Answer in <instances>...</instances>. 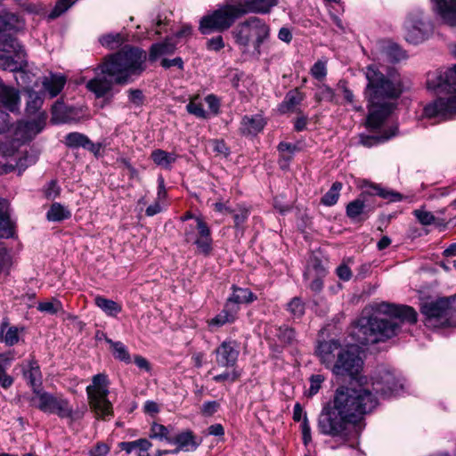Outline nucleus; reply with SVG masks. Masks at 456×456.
Segmentation results:
<instances>
[{"label":"nucleus","instance_id":"obj_1","mask_svg":"<svg viewBox=\"0 0 456 456\" xmlns=\"http://www.w3.org/2000/svg\"><path fill=\"white\" fill-rule=\"evenodd\" d=\"M375 63L365 68L367 85L364 97L368 102L367 127L375 130L380 127L395 107L394 101L403 93L399 74L394 69L380 70L384 62L395 63L406 58L405 52L396 44L383 43L373 53Z\"/></svg>","mask_w":456,"mask_h":456},{"label":"nucleus","instance_id":"obj_2","mask_svg":"<svg viewBox=\"0 0 456 456\" xmlns=\"http://www.w3.org/2000/svg\"><path fill=\"white\" fill-rule=\"evenodd\" d=\"M403 387L400 378L388 368L379 367L370 383L366 378H360L356 382H351L348 387H340L329 403L355 422L362 415L370 412L377 406L378 400L372 391L388 398L398 395Z\"/></svg>","mask_w":456,"mask_h":456},{"label":"nucleus","instance_id":"obj_3","mask_svg":"<svg viewBox=\"0 0 456 456\" xmlns=\"http://www.w3.org/2000/svg\"><path fill=\"white\" fill-rule=\"evenodd\" d=\"M372 309L370 315L363 311L353 326L352 336L362 345L385 342L397 335L403 322H417L416 311L408 305L382 302Z\"/></svg>","mask_w":456,"mask_h":456},{"label":"nucleus","instance_id":"obj_4","mask_svg":"<svg viewBox=\"0 0 456 456\" xmlns=\"http://www.w3.org/2000/svg\"><path fill=\"white\" fill-rule=\"evenodd\" d=\"M145 53L138 48H124L100 66L101 74L86 83V88L97 98L105 96L113 82L126 84L132 75L142 70Z\"/></svg>","mask_w":456,"mask_h":456},{"label":"nucleus","instance_id":"obj_5","mask_svg":"<svg viewBox=\"0 0 456 456\" xmlns=\"http://www.w3.org/2000/svg\"><path fill=\"white\" fill-rule=\"evenodd\" d=\"M427 87L436 94L448 93L452 96L438 98L424 108L427 118L448 119L456 115V66L446 70H436L428 75Z\"/></svg>","mask_w":456,"mask_h":456},{"label":"nucleus","instance_id":"obj_6","mask_svg":"<svg viewBox=\"0 0 456 456\" xmlns=\"http://www.w3.org/2000/svg\"><path fill=\"white\" fill-rule=\"evenodd\" d=\"M231 33L242 54L258 59L261 45L270 36V27L263 20L250 17L240 22Z\"/></svg>","mask_w":456,"mask_h":456},{"label":"nucleus","instance_id":"obj_7","mask_svg":"<svg viewBox=\"0 0 456 456\" xmlns=\"http://www.w3.org/2000/svg\"><path fill=\"white\" fill-rule=\"evenodd\" d=\"M241 17L236 0H229L211 13L203 16L200 20L199 29L204 34L214 31L223 32L229 29L235 20Z\"/></svg>","mask_w":456,"mask_h":456},{"label":"nucleus","instance_id":"obj_8","mask_svg":"<svg viewBox=\"0 0 456 456\" xmlns=\"http://www.w3.org/2000/svg\"><path fill=\"white\" fill-rule=\"evenodd\" d=\"M352 423V420L328 403L319 414L317 428L324 436L346 439Z\"/></svg>","mask_w":456,"mask_h":456},{"label":"nucleus","instance_id":"obj_9","mask_svg":"<svg viewBox=\"0 0 456 456\" xmlns=\"http://www.w3.org/2000/svg\"><path fill=\"white\" fill-rule=\"evenodd\" d=\"M455 301L454 296L424 301L420 311L426 317V325L434 328L450 325Z\"/></svg>","mask_w":456,"mask_h":456},{"label":"nucleus","instance_id":"obj_10","mask_svg":"<svg viewBox=\"0 0 456 456\" xmlns=\"http://www.w3.org/2000/svg\"><path fill=\"white\" fill-rule=\"evenodd\" d=\"M432 32V24L428 16L419 9L409 11L403 23V36L412 45L424 42Z\"/></svg>","mask_w":456,"mask_h":456},{"label":"nucleus","instance_id":"obj_11","mask_svg":"<svg viewBox=\"0 0 456 456\" xmlns=\"http://www.w3.org/2000/svg\"><path fill=\"white\" fill-rule=\"evenodd\" d=\"M86 394L90 407L95 412L97 418H105L112 415V404L108 399V379L104 374H97L93 377L92 384L86 387Z\"/></svg>","mask_w":456,"mask_h":456},{"label":"nucleus","instance_id":"obj_12","mask_svg":"<svg viewBox=\"0 0 456 456\" xmlns=\"http://www.w3.org/2000/svg\"><path fill=\"white\" fill-rule=\"evenodd\" d=\"M0 51L6 53H13L15 59L11 56H0V69L4 70H9L12 72H18L20 77H16V80L21 79L25 82V78L28 77V74L24 71L27 67L26 53L23 47L14 37L5 38L4 42L0 41Z\"/></svg>","mask_w":456,"mask_h":456},{"label":"nucleus","instance_id":"obj_13","mask_svg":"<svg viewBox=\"0 0 456 456\" xmlns=\"http://www.w3.org/2000/svg\"><path fill=\"white\" fill-rule=\"evenodd\" d=\"M184 240L194 245L199 254L208 256L213 249L211 230L202 217L194 218V223L184 227Z\"/></svg>","mask_w":456,"mask_h":456},{"label":"nucleus","instance_id":"obj_14","mask_svg":"<svg viewBox=\"0 0 456 456\" xmlns=\"http://www.w3.org/2000/svg\"><path fill=\"white\" fill-rule=\"evenodd\" d=\"M32 402L34 405L45 413L57 414L60 418L74 419V411L67 399L54 396L47 392L36 391Z\"/></svg>","mask_w":456,"mask_h":456},{"label":"nucleus","instance_id":"obj_15","mask_svg":"<svg viewBox=\"0 0 456 456\" xmlns=\"http://www.w3.org/2000/svg\"><path fill=\"white\" fill-rule=\"evenodd\" d=\"M363 362L353 347H346L338 353V359L332 366V372L336 376L349 377L356 382L362 370Z\"/></svg>","mask_w":456,"mask_h":456},{"label":"nucleus","instance_id":"obj_16","mask_svg":"<svg viewBox=\"0 0 456 456\" xmlns=\"http://www.w3.org/2000/svg\"><path fill=\"white\" fill-rule=\"evenodd\" d=\"M46 118L47 116L45 112H39L32 120L19 122L14 130V140L22 142L32 140L43 131Z\"/></svg>","mask_w":456,"mask_h":456},{"label":"nucleus","instance_id":"obj_17","mask_svg":"<svg viewBox=\"0 0 456 456\" xmlns=\"http://www.w3.org/2000/svg\"><path fill=\"white\" fill-rule=\"evenodd\" d=\"M216 362L220 367L232 368L240 354V346L235 340L223 341L214 351Z\"/></svg>","mask_w":456,"mask_h":456},{"label":"nucleus","instance_id":"obj_18","mask_svg":"<svg viewBox=\"0 0 456 456\" xmlns=\"http://www.w3.org/2000/svg\"><path fill=\"white\" fill-rule=\"evenodd\" d=\"M345 349L338 340L331 339L320 342L316 348V354L322 364L327 368L332 369L333 364L336 362L335 359L336 357L338 358V353Z\"/></svg>","mask_w":456,"mask_h":456},{"label":"nucleus","instance_id":"obj_19","mask_svg":"<svg viewBox=\"0 0 456 456\" xmlns=\"http://www.w3.org/2000/svg\"><path fill=\"white\" fill-rule=\"evenodd\" d=\"M443 22L456 27V0H431Z\"/></svg>","mask_w":456,"mask_h":456},{"label":"nucleus","instance_id":"obj_20","mask_svg":"<svg viewBox=\"0 0 456 456\" xmlns=\"http://www.w3.org/2000/svg\"><path fill=\"white\" fill-rule=\"evenodd\" d=\"M240 15L249 12L266 13L277 4V0H236Z\"/></svg>","mask_w":456,"mask_h":456},{"label":"nucleus","instance_id":"obj_21","mask_svg":"<svg viewBox=\"0 0 456 456\" xmlns=\"http://www.w3.org/2000/svg\"><path fill=\"white\" fill-rule=\"evenodd\" d=\"M20 98L19 91L6 86L0 78V103L6 110L14 112L19 110Z\"/></svg>","mask_w":456,"mask_h":456},{"label":"nucleus","instance_id":"obj_22","mask_svg":"<svg viewBox=\"0 0 456 456\" xmlns=\"http://www.w3.org/2000/svg\"><path fill=\"white\" fill-rule=\"evenodd\" d=\"M23 28V21L20 18L11 12H4L0 15V41L5 38L12 37L7 32L17 31Z\"/></svg>","mask_w":456,"mask_h":456},{"label":"nucleus","instance_id":"obj_23","mask_svg":"<svg viewBox=\"0 0 456 456\" xmlns=\"http://www.w3.org/2000/svg\"><path fill=\"white\" fill-rule=\"evenodd\" d=\"M172 444H176V449L172 452L177 453L183 452H193L200 444V441H197L193 433L190 430L181 432L175 436Z\"/></svg>","mask_w":456,"mask_h":456},{"label":"nucleus","instance_id":"obj_24","mask_svg":"<svg viewBox=\"0 0 456 456\" xmlns=\"http://www.w3.org/2000/svg\"><path fill=\"white\" fill-rule=\"evenodd\" d=\"M237 312V305H230V304L226 303L224 308L218 314L208 321L210 330H213L227 323L233 322L236 320Z\"/></svg>","mask_w":456,"mask_h":456},{"label":"nucleus","instance_id":"obj_25","mask_svg":"<svg viewBox=\"0 0 456 456\" xmlns=\"http://www.w3.org/2000/svg\"><path fill=\"white\" fill-rule=\"evenodd\" d=\"M265 124V118L260 114L245 116L241 120L240 129L243 134L255 135L263 130Z\"/></svg>","mask_w":456,"mask_h":456},{"label":"nucleus","instance_id":"obj_26","mask_svg":"<svg viewBox=\"0 0 456 456\" xmlns=\"http://www.w3.org/2000/svg\"><path fill=\"white\" fill-rule=\"evenodd\" d=\"M65 84L66 77L61 74L51 73L42 79L43 88L49 94L51 98L57 96L63 89Z\"/></svg>","mask_w":456,"mask_h":456},{"label":"nucleus","instance_id":"obj_27","mask_svg":"<svg viewBox=\"0 0 456 456\" xmlns=\"http://www.w3.org/2000/svg\"><path fill=\"white\" fill-rule=\"evenodd\" d=\"M293 419L295 421H301L300 428L302 433V439L305 445H308L312 441L311 427L306 416L300 403H297L293 409Z\"/></svg>","mask_w":456,"mask_h":456},{"label":"nucleus","instance_id":"obj_28","mask_svg":"<svg viewBox=\"0 0 456 456\" xmlns=\"http://www.w3.org/2000/svg\"><path fill=\"white\" fill-rule=\"evenodd\" d=\"M304 100V94L298 90H291L287 93L282 102L278 106L281 114L297 111V107Z\"/></svg>","mask_w":456,"mask_h":456},{"label":"nucleus","instance_id":"obj_29","mask_svg":"<svg viewBox=\"0 0 456 456\" xmlns=\"http://www.w3.org/2000/svg\"><path fill=\"white\" fill-rule=\"evenodd\" d=\"M176 45L172 38H166L161 43L153 44L150 49L149 59L151 61L158 60L164 55H169L175 53Z\"/></svg>","mask_w":456,"mask_h":456},{"label":"nucleus","instance_id":"obj_30","mask_svg":"<svg viewBox=\"0 0 456 456\" xmlns=\"http://www.w3.org/2000/svg\"><path fill=\"white\" fill-rule=\"evenodd\" d=\"M151 158L157 166L165 169H170L176 161L177 155L175 152H167L164 150L157 149L151 152Z\"/></svg>","mask_w":456,"mask_h":456},{"label":"nucleus","instance_id":"obj_31","mask_svg":"<svg viewBox=\"0 0 456 456\" xmlns=\"http://www.w3.org/2000/svg\"><path fill=\"white\" fill-rule=\"evenodd\" d=\"M12 233V225L8 214L7 203L0 200V238H9Z\"/></svg>","mask_w":456,"mask_h":456},{"label":"nucleus","instance_id":"obj_32","mask_svg":"<svg viewBox=\"0 0 456 456\" xmlns=\"http://www.w3.org/2000/svg\"><path fill=\"white\" fill-rule=\"evenodd\" d=\"M94 304L107 315L111 317L117 316L122 311L121 305L102 296L94 297Z\"/></svg>","mask_w":456,"mask_h":456},{"label":"nucleus","instance_id":"obj_33","mask_svg":"<svg viewBox=\"0 0 456 456\" xmlns=\"http://www.w3.org/2000/svg\"><path fill=\"white\" fill-rule=\"evenodd\" d=\"M397 134V127L390 128L389 132H385L380 135H365L361 134L360 142L363 146L371 147L373 145L384 142Z\"/></svg>","mask_w":456,"mask_h":456},{"label":"nucleus","instance_id":"obj_34","mask_svg":"<svg viewBox=\"0 0 456 456\" xmlns=\"http://www.w3.org/2000/svg\"><path fill=\"white\" fill-rule=\"evenodd\" d=\"M256 297L248 289L233 287L232 295L228 298L227 304L235 305L237 304L251 303Z\"/></svg>","mask_w":456,"mask_h":456},{"label":"nucleus","instance_id":"obj_35","mask_svg":"<svg viewBox=\"0 0 456 456\" xmlns=\"http://www.w3.org/2000/svg\"><path fill=\"white\" fill-rule=\"evenodd\" d=\"M172 428L154 423L151 428L150 437L153 439H158L159 441H165L167 444H172L175 437V436L172 433Z\"/></svg>","mask_w":456,"mask_h":456},{"label":"nucleus","instance_id":"obj_36","mask_svg":"<svg viewBox=\"0 0 456 456\" xmlns=\"http://www.w3.org/2000/svg\"><path fill=\"white\" fill-rule=\"evenodd\" d=\"M70 216V211L58 202L52 204L46 214V218L50 222H61Z\"/></svg>","mask_w":456,"mask_h":456},{"label":"nucleus","instance_id":"obj_37","mask_svg":"<svg viewBox=\"0 0 456 456\" xmlns=\"http://www.w3.org/2000/svg\"><path fill=\"white\" fill-rule=\"evenodd\" d=\"M24 377L34 387H38L41 385V371L38 363L36 361H30L28 369L24 370Z\"/></svg>","mask_w":456,"mask_h":456},{"label":"nucleus","instance_id":"obj_38","mask_svg":"<svg viewBox=\"0 0 456 456\" xmlns=\"http://www.w3.org/2000/svg\"><path fill=\"white\" fill-rule=\"evenodd\" d=\"M186 110L190 114L199 118L207 119L209 118V114L204 110L199 96L191 99L190 102L186 105Z\"/></svg>","mask_w":456,"mask_h":456},{"label":"nucleus","instance_id":"obj_39","mask_svg":"<svg viewBox=\"0 0 456 456\" xmlns=\"http://www.w3.org/2000/svg\"><path fill=\"white\" fill-rule=\"evenodd\" d=\"M413 215L422 225H430V224L441 225L444 223V221H440L439 219H437L433 215V213L424 209L423 208L415 209L413 211Z\"/></svg>","mask_w":456,"mask_h":456},{"label":"nucleus","instance_id":"obj_40","mask_svg":"<svg viewBox=\"0 0 456 456\" xmlns=\"http://www.w3.org/2000/svg\"><path fill=\"white\" fill-rule=\"evenodd\" d=\"M107 342L110 345L115 358L126 363L131 362L130 354L122 342H114L111 339H107Z\"/></svg>","mask_w":456,"mask_h":456},{"label":"nucleus","instance_id":"obj_41","mask_svg":"<svg viewBox=\"0 0 456 456\" xmlns=\"http://www.w3.org/2000/svg\"><path fill=\"white\" fill-rule=\"evenodd\" d=\"M364 208L365 205L363 200L356 199L348 203L346 207V215L352 220H360L361 215L364 213Z\"/></svg>","mask_w":456,"mask_h":456},{"label":"nucleus","instance_id":"obj_42","mask_svg":"<svg viewBox=\"0 0 456 456\" xmlns=\"http://www.w3.org/2000/svg\"><path fill=\"white\" fill-rule=\"evenodd\" d=\"M342 189V183L336 182L332 184L331 188L322 198V203L325 206H333L337 203L339 198V192Z\"/></svg>","mask_w":456,"mask_h":456},{"label":"nucleus","instance_id":"obj_43","mask_svg":"<svg viewBox=\"0 0 456 456\" xmlns=\"http://www.w3.org/2000/svg\"><path fill=\"white\" fill-rule=\"evenodd\" d=\"M305 303L302 301L301 298H299L297 297H293L287 304V311L290 314V315L294 319L301 318L305 314Z\"/></svg>","mask_w":456,"mask_h":456},{"label":"nucleus","instance_id":"obj_44","mask_svg":"<svg viewBox=\"0 0 456 456\" xmlns=\"http://www.w3.org/2000/svg\"><path fill=\"white\" fill-rule=\"evenodd\" d=\"M68 119L67 107L62 102H56L52 108V120L55 123H65Z\"/></svg>","mask_w":456,"mask_h":456},{"label":"nucleus","instance_id":"obj_45","mask_svg":"<svg viewBox=\"0 0 456 456\" xmlns=\"http://www.w3.org/2000/svg\"><path fill=\"white\" fill-rule=\"evenodd\" d=\"M37 310L42 313L55 314L62 311V304L61 303L60 300L56 298H52L49 301L38 303Z\"/></svg>","mask_w":456,"mask_h":456},{"label":"nucleus","instance_id":"obj_46","mask_svg":"<svg viewBox=\"0 0 456 456\" xmlns=\"http://www.w3.org/2000/svg\"><path fill=\"white\" fill-rule=\"evenodd\" d=\"M88 137L80 133H69L65 136V143L69 147H85L88 143Z\"/></svg>","mask_w":456,"mask_h":456},{"label":"nucleus","instance_id":"obj_47","mask_svg":"<svg viewBox=\"0 0 456 456\" xmlns=\"http://www.w3.org/2000/svg\"><path fill=\"white\" fill-rule=\"evenodd\" d=\"M278 150L281 153V166L284 168L286 167V163L291 159L297 147L292 143L281 142L278 146Z\"/></svg>","mask_w":456,"mask_h":456},{"label":"nucleus","instance_id":"obj_48","mask_svg":"<svg viewBox=\"0 0 456 456\" xmlns=\"http://www.w3.org/2000/svg\"><path fill=\"white\" fill-rule=\"evenodd\" d=\"M366 192L372 195H379L381 198L391 201H397L400 200V195L398 193L387 191L378 185H370L369 189L366 190Z\"/></svg>","mask_w":456,"mask_h":456},{"label":"nucleus","instance_id":"obj_49","mask_svg":"<svg viewBox=\"0 0 456 456\" xmlns=\"http://www.w3.org/2000/svg\"><path fill=\"white\" fill-rule=\"evenodd\" d=\"M229 213L232 214L235 228L238 230L241 229L243 224L248 217V211L244 208H240L238 209L229 210Z\"/></svg>","mask_w":456,"mask_h":456},{"label":"nucleus","instance_id":"obj_50","mask_svg":"<svg viewBox=\"0 0 456 456\" xmlns=\"http://www.w3.org/2000/svg\"><path fill=\"white\" fill-rule=\"evenodd\" d=\"M76 0H58L54 8L49 14V19H55L65 12Z\"/></svg>","mask_w":456,"mask_h":456},{"label":"nucleus","instance_id":"obj_51","mask_svg":"<svg viewBox=\"0 0 456 456\" xmlns=\"http://www.w3.org/2000/svg\"><path fill=\"white\" fill-rule=\"evenodd\" d=\"M100 42L103 46L109 48H115L122 42V37L119 34H108L100 38Z\"/></svg>","mask_w":456,"mask_h":456},{"label":"nucleus","instance_id":"obj_52","mask_svg":"<svg viewBox=\"0 0 456 456\" xmlns=\"http://www.w3.org/2000/svg\"><path fill=\"white\" fill-rule=\"evenodd\" d=\"M277 330V337L281 342L285 344H290L293 342L295 338V331L293 329L287 326H282L280 327Z\"/></svg>","mask_w":456,"mask_h":456},{"label":"nucleus","instance_id":"obj_53","mask_svg":"<svg viewBox=\"0 0 456 456\" xmlns=\"http://www.w3.org/2000/svg\"><path fill=\"white\" fill-rule=\"evenodd\" d=\"M324 377L321 374H315V375H312L311 378H310V388H309V391H308V395L309 396H313L314 395H316L321 387H322V382L324 381Z\"/></svg>","mask_w":456,"mask_h":456},{"label":"nucleus","instance_id":"obj_54","mask_svg":"<svg viewBox=\"0 0 456 456\" xmlns=\"http://www.w3.org/2000/svg\"><path fill=\"white\" fill-rule=\"evenodd\" d=\"M224 42L222 36L218 35L207 40L206 47L208 51L218 52L224 47Z\"/></svg>","mask_w":456,"mask_h":456},{"label":"nucleus","instance_id":"obj_55","mask_svg":"<svg viewBox=\"0 0 456 456\" xmlns=\"http://www.w3.org/2000/svg\"><path fill=\"white\" fill-rule=\"evenodd\" d=\"M312 76L316 79H322L326 77L327 69L326 62L318 61H316L311 69Z\"/></svg>","mask_w":456,"mask_h":456},{"label":"nucleus","instance_id":"obj_56","mask_svg":"<svg viewBox=\"0 0 456 456\" xmlns=\"http://www.w3.org/2000/svg\"><path fill=\"white\" fill-rule=\"evenodd\" d=\"M4 343L12 346L19 342V330L16 327H10L3 338Z\"/></svg>","mask_w":456,"mask_h":456},{"label":"nucleus","instance_id":"obj_57","mask_svg":"<svg viewBox=\"0 0 456 456\" xmlns=\"http://www.w3.org/2000/svg\"><path fill=\"white\" fill-rule=\"evenodd\" d=\"M17 146L14 142H1L0 143V155L3 158H10L14 155Z\"/></svg>","mask_w":456,"mask_h":456},{"label":"nucleus","instance_id":"obj_58","mask_svg":"<svg viewBox=\"0 0 456 456\" xmlns=\"http://www.w3.org/2000/svg\"><path fill=\"white\" fill-rule=\"evenodd\" d=\"M334 96L335 94L330 87L327 86H322L319 88V92L317 94V98L319 101L331 102L333 101Z\"/></svg>","mask_w":456,"mask_h":456},{"label":"nucleus","instance_id":"obj_59","mask_svg":"<svg viewBox=\"0 0 456 456\" xmlns=\"http://www.w3.org/2000/svg\"><path fill=\"white\" fill-rule=\"evenodd\" d=\"M110 452V447L104 443H97L90 452V456H107Z\"/></svg>","mask_w":456,"mask_h":456},{"label":"nucleus","instance_id":"obj_60","mask_svg":"<svg viewBox=\"0 0 456 456\" xmlns=\"http://www.w3.org/2000/svg\"><path fill=\"white\" fill-rule=\"evenodd\" d=\"M239 378V374L235 371H225L222 374L216 375L213 379L216 382H224V381H230L234 382Z\"/></svg>","mask_w":456,"mask_h":456},{"label":"nucleus","instance_id":"obj_61","mask_svg":"<svg viewBox=\"0 0 456 456\" xmlns=\"http://www.w3.org/2000/svg\"><path fill=\"white\" fill-rule=\"evenodd\" d=\"M59 193L60 188L54 181H51L45 189V196L48 200L55 199Z\"/></svg>","mask_w":456,"mask_h":456},{"label":"nucleus","instance_id":"obj_62","mask_svg":"<svg viewBox=\"0 0 456 456\" xmlns=\"http://www.w3.org/2000/svg\"><path fill=\"white\" fill-rule=\"evenodd\" d=\"M337 275L340 280L347 281L352 277V272L350 267L346 264H341L336 270Z\"/></svg>","mask_w":456,"mask_h":456},{"label":"nucleus","instance_id":"obj_63","mask_svg":"<svg viewBox=\"0 0 456 456\" xmlns=\"http://www.w3.org/2000/svg\"><path fill=\"white\" fill-rule=\"evenodd\" d=\"M129 101L136 106H140L143 102V94L141 90L134 89L128 91Z\"/></svg>","mask_w":456,"mask_h":456},{"label":"nucleus","instance_id":"obj_64","mask_svg":"<svg viewBox=\"0 0 456 456\" xmlns=\"http://www.w3.org/2000/svg\"><path fill=\"white\" fill-rule=\"evenodd\" d=\"M161 66L165 69H169L173 66H176L178 69H183V61L181 57H176L172 60L163 59L161 61Z\"/></svg>","mask_w":456,"mask_h":456}]
</instances>
